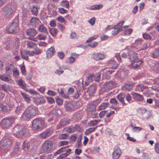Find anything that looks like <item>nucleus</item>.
<instances>
[{
  "label": "nucleus",
  "instance_id": "obj_1",
  "mask_svg": "<svg viewBox=\"0 0 159 159\" xmlns=\"http://www.w3.org/2000/svg\"><path fill=\"white\" fill-rule=\"evenodd\" d=\"M37 109V107L32 105L29 106L23 113V116L27 119L33 117L36 114Z\"/></svg>",
  "mask_w": 159,
  "mask_h": 159
},
{
  "label": "nucleus",
  "instance_id": "obj_2",
  "mask_svg": "<svg viewBox=\"0 0 159 159\" xmlns=\"http://www.w3.org/2000/svg\"><path fill=\"white\" fill-rule=\"evenodd\" d=\"M12 132L18 137L25 136L27 133V129L19 125H16L12 129Z\"/></svg>",
  "mask_w": 159,
  "mask_h": 159
},
{
  "label": "nucleus",
  "instance_id": "obj_3",
  "mask_svg": "<svg viewBox=\"0 0 159 159\" xmlns=\"http://www.w3.org/2000/svg\"><path fill=\"white\" fill-rule=\"evenodd\" d=\"M15 119L13 117L4 118L1 122V125L3 129H7L13 123Z\"/></svg>",
  "mask_w": 159,
  "mask_h": 159
},
{
  "label": "nucleus",
  "instance_id": "obj_4",
  "mask_svg": "<svg viewBox=\"0 0 159 159\" xmlns=\"http://www.w3.org/2000/svg\"><path fill=\"white\" fill-rule=\"evenodd\" d=\"M53 143L52 141L49 140L45 141L43 144L41 149L43 153H48L52 152Z\"/></svg>",
  "mask_w": 159,
  "mask_h": 159
},
{
  "label": "nucleus",
  "instance_id": "obj_5",
  "mask_svg": "<svg viewBox=\"0 0 159 159\" xmlns=\"http://www.w3.org/2000/svg\"><path fill=\"white\" fill-rule=\"evenodd\" d=\"M19 25V21L18 18L15 19L7 27V30L8 32L10 33H17V28Z\"/></svg>",
  "mask_w": 159,
  "mask_h": 159
},
{
  "label": "nucleus",
  "instance_id": "obj_6",
  "mask_svg": "<svg viewBox=\"0 0 159 159\" xmlns=\"http://www.w3.org/2000/svg\"><path fill=\"white\" fill-rule=\"evenodd\" d=\"M3 11L5 17L8 18L12 16L14 10L11 6H8L4 7Z\"/></svg>",
  "mask_w": 159,
  "mask_h": 159
},
{
  "label": "nucleus",
  "instance_id": "obj_7",
  "mask_svg": "<svg viewBox=\"0 0 159 159\" xmlns=\"http://www.w3.org/2000/svg\"><path fill=\"white\" fill-rule=\"evenodd\" d=\"M32 127L34 130H39L42 127V122L38 118L34 120L32 122Z\"/></svg>",
  "mask_w": 159,
  "mask_h": 159
},
{
  "label": "nucleus",
  "instance_id": "obj_8",
  "mask_svg": "<svg viewBox=\"0 0 159 159\" xmlns=\"http://www.w3.org/2000/svg\"><path fill=\"white\" fill-rule=\"evenodd\" d=\"M114 151L112 153V157L113 159H118L121 154V150L117 146L115 147Z\"/></svg>",
  "mask_w": 159,
  "mask_h": 159
},
{
  "label": "nucleus",
  "instance_id": "obj_9",
  "mask_svg": "<svg viewBox=\"0 0 159 159\" xmlns=\"http://www.w3.org/2000/svg\"><path fill=\"white\" fill-rule=\"evenodd\" d=\"M12 143L11 140L9 139H7L6 137L3 138L1 141V145L2 148L6 149V148L9 147Z\"/></svg>",
  "mask_w": 159,
  "mask_h": 159
},
{
  "label": "nucleus",
  "instance_id": "obj_10",
  "mask_svg": "<svg viewBox=\"0 0 159 159\" xmlns=\"http://www.w3.org/2000/svg\"><path fill=\"white\" fill-rule=\"evenodd\" d=\"M96 90L95 84L91 85L89 88L88 90L85 93V95L88 94L89 95H92L95 92Z\"/></svg>",
  "mask_w": 159,
  "mask_h": 159
},
{
  "label": "nucleus",
  "instance_id": "obj_11",
  "mask_svg": "<svg viewBox=\"0 0 159 159\" xmlns=\"http://www.w3.org/2000/svg\"><path fill=\"white\" fill-rule=\"evenodd\" d=\"M56 52L54 47H51L50 48L48 49L46 51L47 57L48 58H50L55 54Z\"/></svg>",
  "mask_w": 159,
  "mask_h": 159
},
{
  "label": "nucleus",
  "instance_id": "obj_12",
  "mask_svg": "<svg viewBox=\"0 0 159 159\" xmlns=\"http://www.w3.org/2000/svg\"><path fill=\"white\" fill-rule=\"evenodd\" d=\"M133 99L135 101H142L143 100L142 96L138 93H131Z\"/></svg>",
  "mask_w": 159,
  "mask_h": 159
},
{
  "label": "nucleus",
  "instance_id": "obj_13",
  "mask_svg": "<svg viewBox=\"0 0 159 159\" xmlns=\"http://www.w3.org/2000/svg\"><path fill=\"white\" fill-rule=\"evenodd\" d=\"M92 57L94 60L98 61L104 58L105 56L103 54L98 53L93 54L92 55Z\"/></svg>",
  "mask_w": 159,
  "mask_h": 159
},
{
  "label": "nucleus",
  "instance_id": "obj_14",
  "mask_svg": "<svg viewBox=\"0 0 159 159\" xmlns=\"http://www.w3.org/2000/svg\"><path fill=\"white\" fill-rule=\"evenodd\" d=\"M52 133V131L50 129H48L40 134L41 137L43 138H45L49 136Z\"/></svg>",
  "mask_w": 159,
  "mask_h": 159
},
{
  "label": "nucleus",
  "instance_id": "obj_15",
  "mask_svg": "<svg viewBox=\"0 0 159 159\" xmlns=\"http://www.w3.org/2000/svg\"><path fill=\"white\" fill-rule=\"evenodd\" d=\"M65 107L67 111H71L74 109V105L69 102L66 101L65 103Z\"/></svg>",
  "mask_w": 159,
  "mask_h": 159
},
{
  "label": "nucleus",
  "instance_id": "obj_16",
  "mask_svg": "<svg viewBox=\"0 0 159 159\" xmlns=\"http://www.w3.org/2000/svg\"><path fill=\"white\" fill-rule=\"evenodd\" d=\"M108 64L111 66L112 69H116L118 66V63L113 60H111L108 61Z\"/></svg>",
  "mask_w": 159,
  "mask_h": 159
},
{
  "label": "nucleus",
  "instance_id": "obj_17",
  "mask_svg": "<svg viewBox=\"0 0 159 159\" xmlns=\"http://www.w3.org/2000/svg\"><path fill=\"white\" fill-rule=\"evenodd\" d=\"M91 106L93 107V109L92 111L89 110L88 112V114L89 116L93 118H94L96 117V115L95 113V111L94 110H95V107L94 105H93L91 104Z\"/></svg>",
  "mask_w": 159,
  "mask_h": 159
},
{
  "label": "nucleus",
  "instance_id": "obj_18",
  "mask_svg": "<svg viewBox=\"0 0 159 159\" xmlns=\"http://www.w3.org/2000/svg\"><path fill=\"white\" fill-rule=\"evenodd\" d=\"M125 98V93H120L117 96V99L123 105H126V103L124 101V98Z\"/></svg>",
  "mask_w": 159,
  "mask_h": 159
},
{
  "label": "nucleus",
  "instance_id": "obj_19",
  "mask_svg": "<svg viewBox=\"0 0 159 159\" xmlns=\"http://www.w3.org/2000/svg\"><path fill=\"white\" fill-rule=\"evenodd\" d=\"M129 59L132 63H138L139 62H140L141 61H141L139 59L138 57L136 56H132V57H129Z\"/></svg>",
  "mask_w": 159,
  "mask_h": 159
},
{
  "label": "nucleus",
  "instance_id": "obj_20",
  "mask_svg": "<svg viewBox=\"0 0 159 159\" xmlns=\"http://www.w3.org/2000/svg\"><path fill=\"white\" fill-rule=\"evenodd\" d=\"M38 30L39 32L45 33L47 34H48L46 27L43 24H41L39 26Z\"/></svg>",
  "mask_w": 159,
  "mask_h": 159
},
{
  "label": "nucleus",
  "instance_id": "obj_21",
  "mask_svg": "<svg viewBox=\"0 0 159 159\" xmlns=\"http://www.w3.org/2000/svg\"><path fill=\"white\" fill-rule=\"evenodd\" d=\"M30 22L33 25H38L40 21L38 18L33 17L31 19Z\"/></svg>",
  "mask_w": 159,
  "mask_h": 159
},
{
  "label": "nucleus",
  "instance_id": "obj_22",
  "mask_svg": "<svg viewBox=\"0 0 159 159\" xmlns=\"http://www.w3.org/2000/svg\"><path fill=\"white\" fill-rule=\"evenodd\" d=\"M26 32L28 35L31 36H34L37 34V31L32 28L27 30Z\"/></svg>",
  "mask_w": 159,
  "mask_h": 159
},
{
  "label": "nucleus",
  "instance_id": "obj_23",
  "mask_svg": "<svg viewBox=\"0 0 159 159\" xmlns=\"http://www.w3.org/2000/svg\"><path fill=\"white\" fill-rule=\"evenodd\" d=\"M106 87L109 89H111L115 86V83L113 81H110L106 82Z\"/></svg>",
  "mask_w": 159,
  "mask_h": 159
},
{
  "label": "nucleus",
  "instance_id": "obj_24",
  "mask_svg": "<svg viewBox=\"0 0 159 159\" xmlns=\"http://www.w3.org/2000/svg\"><path fill=\"white\" fill-rule=\"evenodd\" d=\"M27 50H25L24 51H21V55L22 58L28 61V56Z\"/></svg>",
  "mask_w": 159,
  "mask_h": 159
},
{
  "label": "nucleus",
  "instance_id": "obj_25",
  "mask_svg": "<svg viewBox=\"0 0 159 159\" xmlns=\"http://www.w3.org/2000/svg\"><path fill=\"white\" fill-rule=\"evenodd\" d=\"M18 84L22 89H25L26 88V84L22 79H20L18 80Z\"/></svg>",
  "mask_w": 159,
  "mask_h": 159
},
{
  "label": "nucleus",
  "instance_id": "obj_26",
  "mask_svg": "<svg viewBox=\"0 0 159 159\" xmlns=\"http://www.w3.org/2000/svg\"><path fill=\"white\" fill-rule=\"evenodd\" d=\"M70 122V120L67 119H63L61 121L60 123L62 126H66L68 125Z\"/></svg>",
  "mask_w": 159,
  "mask_h": 159
},
{
  "label": "nucleus",
  "instance_id": "obj_27",
  "mask_svg": "<svg viewBox=\"0 0 159 159\" xmlns=\"http://www.w3.org/2000/svg\"><path fill=\"white\" fill-rule=\"evenodd\" d=\"M148 43L147 42L144 41V40L141 45L140 47L142 50H144L150 46H148Z\"/></svg>",
  "mask_w": 159,
  "mask_h": 159
},
{
  "label": "nucleus",
  "instance_id": "obj_28",
  "mask_svg": "<svg viewBox=\"0 0 159 159\" xmlns=\"http://www.w3.org/2000/svg\"><path fill=\"white\" fill-rule=\"evenodd\" d=\"M133 86V83L131 82H130L125 84L124 87L126 89L129 90L132 89Z\"/></svg>",
  "mask_w": 159,
  "mask_h": 159
},
{
  "label": "nucleus",
  "instance_id": "obj_29",
  "mask_svg": "<svg viewBox=\"0 0 159 159\" xmlns=\"http://www.w3.org/2000/svg\"><path fill=\"white\" fill-rule=\"evenodd\" d=\"M111 75V73L108 70L104 72L102 74L103 77L106 79H109L110 77V75Z\"/></svg>",
  "mask_w": 159,
  "mask_h": 159
},
{
  "label": "nucleus",
  "instance_id": "obj_30",
  "mask_svg": "<svg viewBox=\"0 0 159 159\" xmlns=\"http://www.w3.org/2000/svg\"><path fill=\"white\" fill-rule=\"evenodd\" d=\"M125 98L127 101L129 103H131L132 101V97L128 93H125Z\"/></svg>",
  "mask_w": 159,
  "mask_h": 159
},
{
  "label": "nucleus",
  "instance_id": "obj_31",
  "mask_svg": "<svg viewBox=\"0 0 159 159\" xmlns=\"http://www.w3.org/2000/svg\"><path fill=\"white\" fill-rule=\"evenodd\" d=\"M21 93L25 101L27 103L30 102V98L29 95L23 93Z\"/></svg>",
  "mask_w": 159,
  "mask_h": 159
},
{
  "label": "nucleus",
  "instance_id": "obj_32",
  "mask_svg": "<svg viewBox=\"0 0 159 159\" xmlns=\"http://www.w3.org/2000/svg\"><path fill=\"white\" fill-rule=\"evenodd\" d=\"M127 53L129 56H133L134 55L135 52L132 47L130 46L128 48Z\"/></svg>",
  "mask_w": 159,
  "mask_h": 159
},
{
  "label": "nucleus",
  "instance_id": "obj_33",
  "mask_svg": "<svg viewBox=\"0 0 159 159\" xmlns=\"http://www.w3.org/2000/svg\"><path fill=\"white\" fill-rule=\"evenodd\" d=\"M152 57L154 58H157L159 56V50L158 49H154L152 53Z\"/></svg>",
  "mask_w": 159,
  "mask_h": 159
},
{
  "label": "nucleus",
  "instance_id": "obj_34",
  "mask_svg": "<svg viewBox=\"0 0 159 159\" xmlns=\"http://www.w3.org/2000/svg\"><path fill=\"white\" fill-rule=\"evenodd\" d=\"M1 88L5 92H7L10 90V86L7 84L2 85Z\"/></svg>",
  "mask_w": 159,
  "mask_h": 159
},
{
  "label": "nucleus",
  "instance_id": "obj_35",
  "mask_svg": "<svg viewBox=\"0 0 159 159\" xmlns=\"http://www.w3.org/2000/svg\"><path fill=\"white\" fill-rule=\"evenodd\" d=\"M50 34L53 36H55L57 34L58 31L57 29L54 28H51L49 29Z\"/></svg>",
  "mask_w": 159,
  "mask_h": 159
},
{
  "label": "nucleus",
  "instance_id": "obj_36",
  "mask_svg": "<svg viewBox=\"0 0 159 159\" xmlns=\"http://www.w3.org/2000/svg\"><path fill=\"white\" fill-rule=\"evenodd\" d=\"M61 5L62 7L67 8H69V2L66 1H62L61 3Z\"/></svg>",
  "mask_w": 159,
  "mask_h": 159
},
{
  "label": "nucleus",
  "instance_id": "obj_37",
  "mask_svg": "<svg viewBox=\"0 0 159 159\" xmlns=\"http://www.w3.org/2000/svg\"><path fill=\"white\" fill-rule=\"evenodd\" d=\"M99 121L97 120H94L90 121L88 123V125L89 126H92L97 125Z\"/></svg>",
  "mask_w": 159,
  "mask_h": 159
},
{
  "label": "nucleus",
  "instance_id": "obj_38",
  "mask_svg": "<svg viewBox=\"0 0 159 159\" xmlns=\"http://www.w3.org/2000/svg\"><path fill=\"white\" fill-rule=\"evenodd\" d=\"M109 104L108 102H104L101 104L100 106L99 107L98 109L102 110L104 109L106 107H107Z\"/></svg>",
  "mask_w": 159,
  "mask_h": 159
},
{
  "label": "nucleus",
  "instance_id": "obj_39",
  "mask_svg": "<svg viewBox=\"0 0 159 159\" xmlns=\"http://www.w3.org/2000/svg\"><path fill=\"white\" fill-rule=\"evenodd\" d=\"M0 79L2 80L5 81H8L11 80V79L5 75H2L0 76Z\"/></svg>",
  "mask_w": 159,
  "mask_h": 159
},
{
  "label": "nucleus",
  "instance_id": "obj_40",
  "mask_svg": "<svg viewBox=\"0 0 159 159\" xmlns=\"http://www.w3.org/2000/svg\"><path fill=\"white\" fill-rule=\"evenodd\" d=\"M45 100L44 99L43 97H40L39 98H37L36 99V103L39 104L44 102Z\"/></svg>",
  "mask_w": 159,
  "mask_h": 159
},
{
  "label": "nucleus",
  "instance_id": "obj_41",
  "mask_svg": "<svg viewBox=\"0 0 159 159\" xmlns=\"http://www.w3.org/2000/svg\"><path fill=\"white\" fill-rule=\"evenodd\" d=\"M97 127H93L89 128V129H86L85 134L86 135L89 134L90 133L93 132L96 129Z\"/></svg>",
  "mask_w": 159,
  "mask_h": 159
},
{
  "label": "nucleus",
  "instance_id": "obj_42",
  "mask_svg": "<svg viewBox=\"0 0 159 159\" xmlns=\"http://www.w3.org/2000/svg\"><path fill=\"white\" fill-rule=\"evenodd\" d=\"M75 58L71 56V57L68 58L67 60L66 61L67 63L70 64H72L75 61Z\"/></svg>",
  "mask_w": 159,
  "mask_h": 159
},
{
  "label": "nucleus",
  "instance_id": "obj_43",
  "mask_svg": "<svg viewBox=\"0 0 159 159\" xmlns=\"http://www.w3.org/2000/svg\"><path fill=\"white\" fill-rule=\"evenodd\" d=\"M39 40H45L47 36L43 34H40L37 36Z\"/></svg>",
  "mask_w": 159,
  "mask_h": 159
},
{
  "label": "nucleus",
  "instance_id": "obj_44",
  "mask_svg": "<svg viewBox=\"0 0 159 159\" xmlns=\"http://www.w3.org/2000/svg\"><path fill=\"white\" fill-rule=\"evenodd\" d=\"M23 107L21 106H18L15 111V113L17 115H18L20 112L21 111Z\"/></svg>",
  "mask_w": 159,
  "mask_h": 159
},
{
  "label": "nucleus",
  "instance_id": "obj_45",
  "mask_svg": "<svg viewBox=\"0 0 159 159\" xmlns=\"http://www.w3.org/2000/svg\"><path fill=\"white\" fill-rule=\"evenodd\" d=\"M98 36L97 35H94L92 37L90 38L89 39L87 40L86 41V43H89L92 41L93 40H95L97 39L98 37Z\"/></svg>",
  "mask_w": 159,
  "mask_h": 159
},
{
  "label": "nucleus",
  "instance_id": "obj_46",
  "mask_svg": "<svg viewBox=\"0 0 159 159\" xmlns=\"http://www.w3.org/2000/svg\"><path fill=\"white\" fill-rule=\"evenodd\" d=\"M69 147V146H67L66 147H62L63 152H66L68 153L70 152L71 151V150L70 149H68Z\"/></svg>",
  "mask_w": 159,
  "mask_h": 159
},
{
  "label": "nucleus",
  "instance_id": "obj_47",
  "mask_svg": "<svg viewBox=\"0 0 159 159\" xmlns=\"http://www.w3.org/2000/svg\"><path fill=\"white\" fill-rule=\"evenodd\" d=\"M1 108L3 112H7L9 111L7 106L2 105H1Z\"/></svg>",
  "mask_w": 159,
  "mask_h": 159
},
{
  "label": "nucleus",
  "instance_id": "obj_48",
  "mask_svg": "<svg viewBox=\"0 0 159 159\" xmlns=\"http://www.w3.org/2000/svg\"><path fill=\"white\" fill-rule=\"evenodd\" d=\"M57 55L58 57L61 59H63L65 56V54L63 52H58L57 53Z\"/></svg>",
  "mask_w": 159,
  "mask_h": 159
},
{
  "label": "nucleus",
  "instance_id": "obj_49",
  "mask_svg": "<svg viewBox=\"0 0 159 159\" xmlns=\"http://www.w3.org/2000/svg\"><path fill=\"white\" fill-rule=\"evenodd\" d=\"M143 62V61H141L140 62H139L136 63H133L132 64V66L133 67L137 68L139 67V66Z\"/></svg>",
  "mask_w": 159,
  "mask_h": 159
},
{
  "label": "nucleus",
  "instance_id": "obj_50",
  "mask_svg": "<svg viewBox=\"0 0 159 159\" xmlns=\"http://www.w3.org/2000/svg\"><path fill=\"white\" fill-rule=\"evenodd\" d=\"M35 46V44L32 42L28 41L27 46L29 48H33Z\"/></svg>",
  "mask_w": 159,
  "mask_h": 159
},
{
  "label": "nucleus",
  "instance_id": "obj_51",
  "mask_svg": "<svg viewBox=\"0 0 159 159\" xmlns=\"http://www.w3.org/2000/svg\"><path fill=\"white\" fill-rule=\"evenodd\" d=\"M98 44V43L97 42H94L93 43H89L88 45L91 48H94L96 47Z\"/></svg>",
  "mask_w": 159,
  "mask_h": 159
},
{
  "label": "nucleus",
  "instance_id": "obj_52",
  "mask_svg": "<svg viewBox=\"0 0 159 159\" xmlns=\"http://www.w3.org/2000/svg\"><path fill=\"white\" fill-rule=\"evenodd\" d=\"M123 30L119 28V29L114 30L112 32V34L113 35H115L117 34L120 31Z\"/></svg>",
  "mask_w": 159,
  "mask_h": 159
},
{
  "label": "nucleus",
  "instance_id": "obj_53",
  "mask_svg": "<svg viewBox=\"0 0 159 159\" xmlns=\"http://www.w3.org/2000/svg\"><path fill=\"white\" fill-rule=\"evenodd\" d=\"M144 38L147 39H151L152 37L148 34H143Z\"/></svg>",
  "mask_w": 159,
  "mask_h": 159
},
{
  "label": "nucleus",
  "instance_id": "obj_54",
  "mask_svg": "<svg viewBox=\"0 0 159 159\" xmlns=\"http://www.w3.org/2000/svg\"><path fill=\"white\" fill-rule=\"evenodd\" d=\"M70 37L71 38L74 39H77L78 38V36L76 35V33L74 32H72L71 33Z\"/></svg>",
  "mask_w": 159,
  "mask_h": 159
},
{
  "label": "nucleus",
  "instance_id": "obj_55",
  "mask_svg": "<svg viewBox=\"0 0 159 159\" xmlns=\"http://www.w3.org/2000/svg\"><path fill=\"white\" fill-rule=\"evenodd\" d=\"M68 155L66 153H63L60 155L57 158V159H62L66 157Z\"/></svg>",
  "mask_w": 159,
  "mask_h": 159
},
{
  "label": "nucleus",
  "instance_id": "obj_56",
  "mask_svg": "<svg viewBox=\"0 0 159 159\" xmlns=\"http://www.w3.org/2000/svg\"><path fill=\"white\" fill-rule=\"evenodd\" d=\"M75 130V127H71L70 126V128L68 129L67 130V132L72 133Z\"/></svg>",
  "mask_w": 159,
  "mask_h": 159
},
{
  "label": "nucleus",
  "instance_id": "obj_57",
  "mask_svg": "<svg viewBox=\"0 0 159 159\" xmlns=\"http://www.w3.org/2000/svg\"><path fill=\"white\" fill-rule=\"evenodd\" d=\"M143 41V40L141 39L136 40L135 41V44L137 46L140 45V46Z\"/></svg>",
  "mask_w": 159,
  "mask_h": 159
},
{
  "label": "nucleus",
  "instance_id": "obj_58",
  "mask_svg": "<svg viewBox=\"0 0 159 159\" xmlns=\"http://www.w3.org/2000/svg\"><path fill=\"white\" fill-rule=\"evenodd\" d=\"M133 31V30L131 29H128L124 31V34L126 35L130 34Z\"/></svg>",
  "mask_w": 159,
  "mask_h": 159
},
{
  "label": "nucleus",
  "instance_id": "obj_59",
  "mask_svg": "<svg viewBox=\"0 0 159 159\" xmlns=\"http://www.w3.org/2000/svg\"><path fill=\"white\" fill-rule=\"evenodd\" d=\"M32 11L35 15L38 14V11L37 9L34 6H33V9L32 10Z\"/></svg>",
  "mask_w": 159,
  "mask_h": 159
},
{
  "label": "nucleus",
  "instance_id": "obj_60",
  "mask_svg": "<svg viewBox=\"0 0 159 159\" xmlns=\"http://www.w3.org/2000/svg\"><path fill=\"white\" fill-rule=\"evenodd\" d=\"M95 18L93 17L91 19L89 20V22L91 25H93L95 22Z\"/></svg>",
  "mask_w": 159,
  "mask_h": 159
},
{
  "label": "nucleus",
  "instance_id": "obj_61",
  "mask_svg": "<svg viewBox=\"0 0 159 159\" xmlns=\"http://www.w3.org/2000/svg\"><path fill=\"white\" fill-rule=\"evenodd\" d=\"M94 78V75L93 74H89L88 77V79L89 82L92 81L93 79Z\"/></svg>",
  "mask_w": 159,
  "mask_h": 159
},
{
  "label": "nucleus",
  "instance_id": "obj_62",
  "mask_svg": "<svg viewBox=\"0 0 159 159\" xmlns=\"http://www.w3.org/2000/svg\"><path fill=\"white\" fill-rule=\"evenodd\" d=\"M59 11L61 14H64L67 12V10L62 8H59Z\"/></svg>",
  "mask_w": 159,
  "mask_h": 159
},
{
  "label": "nucleus",
  "instance_id": "obj_63",
  "mask_svg": "<svg viewBox=\"0 0 159 159\" xmlns=\"http://www.w3.org/2000/svg\"><path fill=\"white\" fill-rule=\"evenodd\" d=\"M20 148L18 146H17L14 149V150L12 153V154L15 155L17 153V152L19 151V149Z\"/></svg>",
  "mask_w": 159,
  "mask_h": 159
},
{
  "label": "nucleus",
  "instance_id": "obj_64",
  "mask_svg": "<svg viewBox=\"0 0 159 159\" xmlns=\"http://www.w3.org/2000/svg\"><path fill=\"white\" fill-rule=\"evenodd\" d=\"M155 149L156 151L159 153V144L156 143L155 145Z\"/></svg>",
  "mask_w": 159,
  "mask_h": 159
}]
</instances>
